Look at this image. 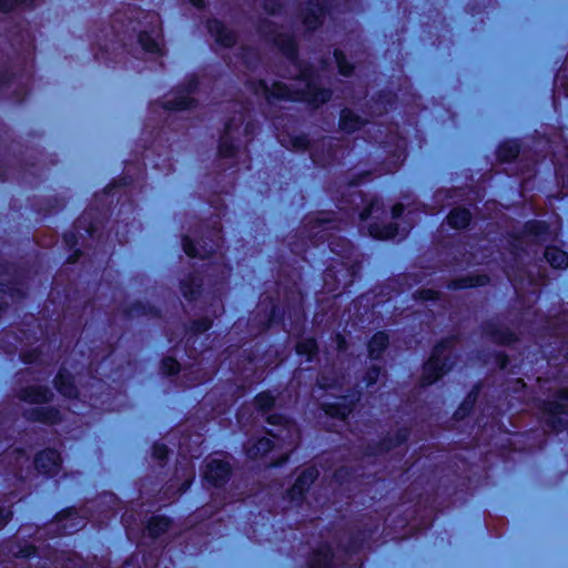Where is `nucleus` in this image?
<instances>
[{"label": "nucleus", "mask_w": 568, "mask_h": 568, "mask_svg": "<svg viewBox=\"0 0 568 568\" xmlns=\"http://www.w3.org/2000/svg\"><path fill=\"white\" fill-rule=\"evenodd\" d=\"M333 480L337 485L351 484L356 478V469L352 466L342 465L338 466L332 475Z\"/></svg>", "instance_id": "obj_53"}, {"label": "nucleus", "mask_w": 568, "mask_h": 568, "mask_svg": "<svg viewBox=\"0 0 568 568\" xmlns=\"http://www.w3.org/2000/svg\"><path fill=\"white\" fill-rule=\"evenodd\" d=\"M242 125L243 119H236L235 115L229 116L224 121L216 145V155L219 159L231 160L237 158L242 148Z\"/></svg>", "instance_id": "obj_12"}, {"label": "nucleus", "mask_w": 568, "mask_h": 568, "mask_svg": "<svg viewBox=\"0 0 568 568\" xmlns=\"http://www.w3.org/2000/svg\"><path fill=\"white\" fill-rule=\"evenodd\" d=\"M201 73H189V77L174 85L178 92L184 93L187 97H192L200 89V75Z\"/></svg>", "instance_id": "obj_52"}, {"label": "nucleus", "mask_w": 568, "mask_h": 568, "mask_svg": "<svg viewBox=\"0 0 568 568\" xmlns=\"http://www.w3.org/2000/svg\"><path fill=\"white\" fill-rule=\"evenodd\" d=\"M414 298L420 302L436 303L442 298V293L434 288L423 287L415 291Z\"/></svg>", "instance_id": "obj_55"}, {"label": "nucleus", "mask_w": 568, "mask_h": 568, "mask_svg": "<svg viewBox=\"0 0 568 568\" xmlns=\"http://www.w3.org/2000/svg\"><path fill=\"white\" fill-rule=\"evenodd\" d=\"M174 525V519L164 514H152L143 524V535L156 540L168 534Z\"/></svg>", "instance_id": "obj_27"}, {"label": "nucleus", "mask_w": 568, "mask_h": 568, "mask_svg": "<svg viewBox=\"0 0 568 568\" xmlns=\"http://www.w3.org/2000/svg\"><path fill=\"white\" fill-rule=\"evenodd\" d=\"M274 75L288 80H298L305 83L304 88H298V101L304 102L312 109H318L328 103L333 98V90L331 88L321 87L320 80L322 75L327 73H273ZM344 78H352L353 75H377L378 73H333ZM387 75V73H382Z\"/></svg>", "instance_id": "obj_7"}, {"label": "nucleus", "mask_w": 568, "mask_h": 568, "mask_svg": "<svg viewBox=\"0 0 568 568\" xmlns=\"http://www.w3.org/2000/svg\"><path fill=\"white\" fill-rule=\"evenodd\" d=\"M535 407L539 422L548 434L560 435L568 432V387L551 392L546 398H538Z\"/></svg>", "instance_id": "obj_5"}, {"label": "nucleus", "mask_w": 568, "mask_h": 568, "mask_svg": "<svg viewBox=\"0 0 568 568\" xmlns=\"http://www.w3.org/2000/svg\"><path fill=\"white\" fill-rule=\"evenodd\" d=\"M379 362H373L368 365L362 376V382L366 388L374 387L379 377L386 375L385 368L378 364Z\"/></svg>", "instance_id": "obj_51"}, {"label": "nucleus", "mask_w": 568, "mask_h": 568, "mask_svg": "<svg viewBox=\"0 0 568 568\" xmlns=\"http://www.w3.org/2000/svg\"><path fill=\"white\" fill-rule=\"evenodd\" d=\"M266 99L268 102L275 101H287V102H297L298 101V88H293L284 82L275 81L272 87L268 88L263 82Z\"/></svg>", "instance_id": "obj_40"}, {"label": "nucleus", "mask_w": 568, "mask_h": 568, "mask_svg": "<svg viewBox=\"0 0 568 568\" xmlns=\"http://www.w3.org/2000/svg\"><path fill=\"white\" fill-rule=\"evenodd\" d=\"M327 3L328 0H318L316 3H310L304 16V23L308 29H316L322 23V17Z\"/></svg>", "instance_id": "obj_44"}, {"label": "nucleus", "mask_w": 568, "mask_h": 568, "mask_svg": "<svg viewBox=\"0 0 568 568\" xmlns=\"http://www.w3.org/2000/svg\"><path fill=\"white\" fill-rule=\"evenodd\" d=\"M145 21H140L139 24L144 28L139 33V43L142 50L151 58H161L165 53L162 33L161 21L156 13H148L144 16Z\"/></svg>", "instance_id": "obj_14"}, {"label": "nucleus", "mask_w": 568, "mask_h": 568, "mask_svg": "<svg viewBox=\"0 0 568 568\" xmlns=\"http://www.w3.org/2000/svg\"><path fill=\"white\" fill-rule=\"evenodd\" d=\"M390 337L389 334L384 331H376L366 343L367 357L371 362H382L384 354L389 348Z\"/></svg>", "instance_id": "obj_32"}, {"label": "nucleus", "mask_w": 568, "mask_h": 568, "mask_svg": "<svg viewBox=\"0 0 568 568\" xmlns=\"http://www.w3.org/2000/svg\"><path fill=\"white\" fill-rule=\"evenodd\" d=\"M288 462V455L282 454L277 457L273 458L267 465L266 468L268 469H278L283 467Z\"/></svg>", "instance_id": "obj_63"}, {"label": "nucleus", "mask_w": 568, "mask_h": 568, "mask_svg": "<svg viewBox=\"0 0 568 568\" xmlns=\"http://www.w3.org/2000/svg\"><path fill=\"white\" fill-rule=\"evenodd\" d=\"M476 465L466 457L455 456L446 467L447 473L439 478V489L449 497L450 503L464 504L479 486L480 478L475 471Z\"/></svg>", "instance_id": "obj_3"}, {"label": "nucleus", "mask_w": 568, "mask_h": 568, "mask_svg": "<svg viewBox=\"0 0 568 568\" xmlns=\"http://www.w3.org/2000/svg\"><path fill=\"white\" fill-rule=\"evenodd\" d=\"M129 163L100 192L88 207L73 220V266L81 257L91 264L101 263L115 246L128 242L136 209L133 189L140 178L129 174Z\"/></svg>", "instance_id": "obj_1"}, {"label": "nucleus", "mask_w": 568, "mask_h": 568, "mask_svg": "<svg viewBox=\"0 0 568 568\" xmlns=\"http://www.w3.org/2000/svg\"><path fill=\"white\" fill-rule=\"evenodd\" d=\"M544 257L554 270L568 268V252L558 245L549 244L545 247Z\"/></svg>", "instance_id": "obj_42"}, {"label": "nucleus", "mask_w": 568, "mask_h": 568, "mask_svg": "<svg viewBox=\"0 0 568 568\" xmlns=\"http://www.w3.org/2000/svg\"><path fill=\"white\" fill-rule=\"evenodd\" d=\"M412 435L408 426H400L394 433H386L378 440L368 443L363 447L365 457H378L390 453L392 450L405 446Z\"/></svg>", "instance_id": "obj_15"}, {"label": "nucleus", "mask_w": 568, "mask_h": 568, "mask_svg": "<svg viewBox=\"0 0 568 568\" xmlns=\"http://www.w3.org/2000/svg\"><path fill=\"white\" fill-rule=\"evenodd\" d=\"M303 293L297 283L293 281L283 287V305L280 296L267 295L258 305L254 322L262 333L268 332L274 326H282L285 323L287 314L301 315L304 318L302 310Z\"/></svg>", "instance_id": "obj_2"}, {"label": "nucleus", "mask_w": 568, "mask_h": 568, "mask_svg": "<svg viewBox=\"0 0 568 568\" xmlns=\"http://www.w3.org/2000/svg\"><path fill=\"white\" fill-rule=\"evenodd\" d=\"M449 500V497L443 494V489H439L438 485L434 495H427L418 501V505L424 504L426 511V516L423 518L422 523L424 530H429L440 514H444L446 509L457 504L450 503Z\"/></svg>", "instance_id": "obj_17"}, {"label": "nucleus", "mask_w": 568, "mask_h": 568, "mask_svg": "<svg viewBox=\"0 0 568 568\" xmlns=\"http://www.w3.org/2000/svg\"><path fill=\"white\" fill-rule=\"evenodd\" d=\"M373 113L383 116L394 111L398 104V95L390 89H381L371 98Z\"/></svg>", "instance_id": "obj_31"}, {"label": "nucleus", "mask_w": 568, "mask_h": 568, "mask_svg": "<svg viewBox=\"0 0 568 568\" xmlns=\"http://www.w3.org/2000/svg\"><path fill=\"white\" fill-rule=\"evenodd\" d=\"M336 554L328 541H322L308 555L306 568H336Z\"/></svg>", "instance_id": "obj_24"}, {"label": "nucleus", "mask_w": 568, "mask_h": 568, "mask_svg": "<svg viewBox=\"0 0 568 568\" xmlns=\"http://www.w3.org/2000/svg\"><path fill=\"white\" fill-rule=\"evenodd\" d=\"M366 124L367 120L351 108L345 106L339 111L338 129L341 132L351 135L362 130Z\"/></svg>", "instance_id": "obj_37"}, {"label": "nucleus", "mask_w": 568, "mask_h": 568, "mask_svg": "<svg viewBox=\"0 0 568 568\" xmlns=\"http://www.w3.org/2000/svg\"><path fill=\"white\" fill-rule=\"evenodd\" d=\"M209 30L222 45L230 47L235 42L233 31L217 20L209 23Z\"/></svg>", "instance_id": "obj_47"}, {"label": "nucleus", "mask_w": 568, "mask_h": 568, "mask_svg": "<svg viewBox=\"0 0 568 568\" xmlns=\"http://www.w3.org/2000/svg\"><path fill=\"white\" fill-rule=\"evenodd\" d=\"M21 397L24 400H29V402H32V403H42V402L48 400L49 395H48V390L47 389L31 388L30 390L23 392Z\"/></svg>", "instance_id": "obj_56"}, {"label": "nucleus", "mask_w": 568, "mask_h": 568, "mask_svg": "<svg viewBox=\"0 0 568 568\" xmlns=\"http://www.w3.org/2000/svg\"><path fill=\"white\" fill-rule=\"evenodd\" d=\"M214 324V320L210 316H201L199 318H194L189 321L184 325V332L186 336V345L193 339V343L196 342L197 337L202 334L207 333Z\"/></svg>", "instance_id": "obj_41"}, {"label": "nucleus", "mask_w": 568, "mask_h": 568, "mask_svg": "<svg viewBox=\"0 0 568 568\" xmlns=\"http://www.w3.org/2000/svg\"><path fill=\"white\" fill-rule=\"evenodd\" d=\"M224 244V232L221 216L201 226V233L197 240L187 234L181 236V245L184 254L190 258L209 260Z\"/></svg>", "instance_id": "obj_6"}, {"label": "nucleus", "mask_w": 568, "mask_h": 568, "mask_svg": "<svg viewBox=\"0 0 568 568\" xmlns=\"http://www.w3.org/2000/svg\"><path fill=\"white\" fill-rule=\"evenodd\" d=\"M73 406H75L77 402L80 400V397L83 396L87 398V402L90 407L98 408L100 405L103 406L105 400L101 399L100 396L91 392V389L83 390L80 388L75 381V375L73 374Z\"/></svg>", "instance_id": "obj_49"}, {"label": "nucleus", "mask_w": 568, "mask_h": 568, "mask_svg": "<svg viewBox=\"0 0 568 568\" xmlns=\"http://www.w3.org/2000/svg\"><path fill=\"white\" fill-rule=\"evenodd\" d=\"M327 247L339 258H347L352 254L354 245L352 241L345 236L332 234Z\"/></svg>", "instance_id": "obj_45"}, {"label": "nucleus", "mask_w": 568, "mask_h": 568, "mask_svg": "<svg viewBox=\"0 0 568 568\" xmlns=\"http://www.w3.org/2000/svg\"><path fill=\"white\" fill-rule=\"evenodd\" d=\"M288 250L292 254L300 256L303 261H306V253L308 250V240L305 232H295L290 236L287 243Z\"/></svg>", "instance_id": "obj_48"}, {"label": "nucleus", "mask_w": 568, "mask_h": 568, "mask_svg": "<svg viewBox=\"0 0 568 568\" xmlns=\"http://www.w3.org/2000/svg\"><path fill=\"white\" fill-rule=\"evenodd\" d=\"M334 341L338 352H345L347 349L348 343L346 337L342 333H336Z\"/></svg>", "instance_id": "obj_64"}, {"label": "nucleus", "mask_w": 568, "mask_h": 568, "mask_svg": "<svg viewBox=\"0 0 568 568\" xmlns=\"http://www.w3.org/2000/svg\"><path fill=\"white\" fill-rule=\"evenodd\" d=\"M494 364L498 367L500 371H505L508 368L510 364V357L507 353L503 351H496L493 353Z\"/></svg>", "instance_id": "obj_60"}, {"label": "nucleus", "mask_w": 568, "mask_h": 568, "mask_svg": "<svg viewBox=\"0 0 568 568\" xmlns=\"http://www.w3.org/2000/svg\"><path fill=\"white\" fill-rule=\"evenodd\" d=\"M217 456L209 455L201 466V481L203 487L211 489H223L234 475V467L229 460V454L215 453Z\"/></svg>", "instance_id": "obj_8"}, {"label": "nucleus", "mask_w": 568, "mask_h": 568, "mask_svg": "<svg viewBox=\"0 0 568 568\" xmlns=\"http://www.w3.org/2000/svg\"><path fill=\"white\" fill-rule=\"evenodd\" d=\"M338 231L339 221L334 211H320L315 214H307L304 216V232L308 245L320 246L323 244L328 245V240L332 233L328 231Z\"/></svg>", "instance_id": "obj_10"}, {"label": "nucleus", "mask_w": 568, "mask_h": 568, "mask_svg": "<svg viewBox=\"0 0 568 568\" xmlns=\"http://www.w3.org/2000/svg\"><path fill=\"white\" fill-rule=\"evenodd\" d=\"M204 284L202 272L200 270H193L180 280L179 288L183 298L189 304H193L202 297Z\"/></svg>", "instance_id": "obj_22"}, {"label": "nucleus", "mask_w": 568, "mask_h": 568, "mask_svg": "<svg viewBox=\"0 0 568 568\" xmlns=\"http://www.w3.org/2000/svg\"><path fill=\"white\" fill-rule=\"evenodd\" d=\"M372 530L367 528L356 527L349 528L345 538L337 542V549L346 557L352 558L358 555L372 537Z\"/></svg>", "instance_id": "obj_20"}, {"label": "nucleus", "mask_w": 568, "mask_h": 568, "mask_svg": "<svg viewBox=\"0 0 568 568\" xmlns=\"http://www.w3.org/2000/svg\"><path fill=\"white\" fill-rule=\"evenodd\" d=\"M523 142L519 138H507L496 148V159L499 163L515 162L521 152Z\"/></svg>", "instance_id": "obj_38"}, {"label": "nucleus", "mask_w": 568, "mask_h": 568, "mask_svg": "<svg viewBox=\"0 0 568 568\" xmlns=\"http://www.w3.org/2000/svg\"><path fill=\"white\" fill-rule=\"evenodd\" d=\"M412 225L400 227L398 222L390 221L387 223L372 222L367 225V234L375 241H392L399 236L406 239L412 230Z\"/></svg>", "instance_id": "obj_21"}, {"label": "nucleus", "mask_w": 568, "mask_h": 568, "mask_svg": "<svg viewBox=\"0 0 568 568\" xmlns=\"http://www.w3.org/2000/svg\"><path fill=\"white\" fill-rule=\"evenodd\" d=\"M275 448V442L266 436H251L242 445L247 460L256 462L266 457Z\"/></svg>", "instance_id": "obj_23"}, {"label": "nucleus", "mask_w": 568, "mask_h": 568, "mask_svg": "<svg viewBox=\"0 0 568 568\" xmlns=\"http://www.w3.org/2000/svg\"><path fill=\"white\" fill-rule=\"evenodd\" d=\"M483 388V382H476L470 390L465 395L463 400L459 403L457 408L453 413V419L456 422H462L468 418L475 409L478 396Z\"/></svg>", "instance_id": "obj_33"}, {"label": "nucleus", "mask_w": 568, "mask_h": 568, "mask_svg": "<svg viewBox=\"0 0 568 568\" xmlns=\"http://www.w3.org/2000/svg\"><path fill=\"white\" fill-rule=\"evenodd\" d=\"M170 448L166 444L154 442L151 447V456L161 467L165 466L170 458Z\"/></svg>", "instance_id": "obj_54"}, {"label": "nucleus", "mask_w": 568, "mask_h": 568, "mask_svg": "<svg viewBox=\"0 0 568 568\" xmlns=\"http://www.w3.org/2000/svg\"><path fill=\"white\" fill-rule=\"evenodd\" d=\"M458 336L450 334L443 336L432 346L429 356L422 365V374L418 385L423 388L430 387L442 381L456 366L458 356L454 352Z\"/></svg>", "instance_id": "obj_4"}, {"label": "nucleus", "mask_w": 568, "mask_h": 568, "mask_svg": "<svg viewBox=\"0 0 568 568\" xmlns=\"http://www.w3.org/2000/svg\"><path fill=\"white\" fill-rule=\"evenodd\" d=\"M551 236V227L547 221L530 219L523 224L520 232L511 233L510 246L514 251L519 250L518 242L523 239H530L535 242H546Z\"/></svg>", "instance_id": "obj_18"}, {"label": "nucleus", "mask_w": 568, "mask_h": 568, "mask_svg": "<svg viewBox=\"0 0 568 568\" xmlns=\"http://www.w3.org/2000/svg\"><path fill=\"white\" fill-rule=\"evenodd\" d=\"M265 416V422L271 426L285 427L290 423V418L283 413H267Z\"/></svg>", "instance_id": "obj_57"}, {"label": "nucleus", "mask_w": 568, "mask_h": 568, "mask_svg": "<svg viewBox=\"0 0 568 568\" xmlns=\"http://www.w3.org/2000/svg\"><path fill=\"white\" fill-rule=\"evenodd\" d=\"M275 41H276V44L278 45V48L283 51V53L285 55H287L288 58H294L295 51H296V44H295V41L293 38L287 37L285 39H282L280 37Z\"/></svg>", "instance_id": "obj_58"}, {"label": "nucleus", "mask_w": 568, "mask_h": 568, "mask_svg": "<svg viewBox=\"0 0 568 568\" xmlns=\"http://www.w3.org/2000/svg\"><path fill=\"white\" fill-rule=\"evenodd\" d=\"M310 158L315 165L326 168L336 160L337 145L332 139L326 138L314 141Z\"/></svg>", "instance_id": "obj_25"}, {"label": "nucleus", "mask_w": 568, "mask_h": 568, "mask_svg": "<svg viewBox=\"0 0 568 568\" xmlns=\"http://www.w3.org/2000/svg\"><path fill=\"white\" fill-rule=\"evenodd\" d=\"M320 478V470L316 465H308L301 469L293 484L285 489L283 499L296 508L304 506L312 486Z\"/></svg>", "instance_id": "obj_13"}, {"label": "nucleus", "mask_w": 568, "mask_h": 568, "mask_svg": "<svg viewBox=\"0 0 568 568\" xmlns=\"http://www.w3.org/2000/svg\"><path fill=\"white\" fill-rule=\"evenodd\" d=\"M182 369L181 363L171 355H164L159 362V372L163 377H176Z\"/></svg>", "instance_id": "obj_50"}, {"label": "nucleus", "mask_w": 568, "mask_h": 568, "mask_svg": "<svg viewBox=\"0 0 568 568\" xmlns=\"http://www.w3.org/2000/svg\"><path fill=\"white\" fill-rule=\"evenodd\" d=\"M536 165H537V160L527 161V160L520 159L519 162L517 163V173L516 174L517 175L530 174V173L535 172Z\"/></svg>", "instance_id": "obj_61"}, {"label": "nucleus", "mask_w": 568, "mask_h": 568, "mask_svg": "<svg viewBox=\"0 0 568 568\" xmlns=\"http://www.w3.org/2000/svg\"><path fill=\"white\" fill-rule=\"evenodd\" d=\"M406 211V206L402 202H396L390 206V217L397 222L398 220L403 219L404 213Z\"/></svg>", "instance_id": "obj_62"}, {"label": "nucleus", "mask_w": 568, "mask_h": 568, "mask_svg": "<svg viewBox=\"0 0 568 568\" xmlns=\"http://www.w3.org/2000/svg\"><path fill=\"white\" fill-rule=\"evenodd\" d=\"M34 465L39 473L48 476H54L60 470V454L54 449L43 450L36 457Z\"/></svg>", "instance_id": "obj_36"}, {"label": "nucleus", "mask_w": 568, "mask_h": 568, "mask_svg": "<svg viewBox=\"0 0 568 568\" xmlns=\"http://www.w3.org/2000/svg\"><path fill=\"white\" fill-rule=\"evenodd\" d=\"M123 318L132 321L138 317L162 318V310L150 302L135 300L122 307Z\"/></svg>", "instance_id": "obj_26"}, {"label": "nucleus", "mask_w": 568, "mask_h": 568, "mask_svg": "<svg viewBox=\"0 0 568 568\" xmlns=\"http://www.w3.org/2000/svg\"><path fill=\"white\" fill-rule=\"evenodd\" d=\"M171 99L159 101L160 106L169 112L191 111L199 108L200 102L194 97L178 92L173 87L170 90Z\"/></svg>", "instance_id": "obj_30"}, {"label": "nucleus", "mask_w": 568, "mask_h": 568, "mask_svg": "<svg viewBox=\"0 0 568 568\" xmlns=\"http://www.w3.org/2000/svg\"><path fill=\"white\" fill-rule=\"evenodd\" d=\"M278 141L281 145L293 152H310L312 151L314 141L307 133L293 134L288 131H282Z\"/></svg>", "instance_id": "obj_34"}, {"label": "nucleus", "mask_w": 568, "mask_h": 568, "mask_svg": "<svg viewBox=\"0 0 568 568\" xmlns=\"http://www.w3.org/2000/svg\"><path fill=\"white\" fill-rule=\"evenodd\" d=\"M407 140L399 133H389L381 143L384 158L381 161V170L385 174L396 173L407 159Z\"/></svg>", "instance_id": "obj_11"}, {"label": "nucleus", "mask_w": 568, "mask_h": 568, "mask_svg": "<svg viewBox=\"0 0 568 568\" xmlns=\"http://www.w3.org/2000/svg\"><path fill=\"white\" fill-rule=\"evenodd\" d=\"M304 323L295 335V353L298 357L303 358L307 363H312L320 353V345L314 336H304Z\"/></svg>", "instance_id": "obj_29"}, {"label": "nucleus", "mask_w": 568, "mask_h": 568, "mask_svg": "<svg viewBox=\"0 0 568 568\" xmlns=\"http://www.w3.org/2000/svg\"><path fill=\"white\" fill-rule=\"evenodd\" d=\"M473 213L468 207L465 206H454L447 213L445 221L446 224L456 231H465L469 230L473 224Z\"/></svg>", "instance_id": "obj_39"}, {"label": "nucleus", "mask_w": 568, "mask_h": 568, "mask_svg": "<svg viewBox=\"0 0 568 568\" xmlns=\"http://www.w3.org/2000/svg\"><path fill=\"white\" fill-rule=\"evenodd\" d=\"M254 409L262 416L272 412L276 405V395L270 389L258 392L252 399Z\"/></svg>", "instance_id": "obj_43"}, {"label": "nucleus", "mask_w": 568, "mask_h": 568, "mask_svg": "<svg viewBox=\"0 0 568 568\" xmlns=\"http://www.w3.org/2000/svg\"><path fill=\"white\" fill-rule=\"evenodd\" d=\"M480 332L485 338L498 346H513L519 342V336L515 331L494 320L481 322Z\"/></svg>", "instance_id": "obj_19"}, {"label": "nucleus", "mask_w": 568, "mask_h": 568, "mask_svg": "<svg viewBox=\"0 0 568 568\" xmlns=\"http://www.w3.org/2000/svg\"><path fill=\"white\" fill-rule=\"evenodd\" d=\"M339 202L357 214L359 222H367L374 217V214H384L385 204L382 196L368 193L362 190L343 192Z\"/></svg>", "instance_id": "obj_9"}, {"label": "nucleus", "mask_w": 568, "mask_h": 568, "mask_svg": "<svg viewBox=\"0 0 568 568\" xmlns=\"http://www.w3.org/2000/svg\"><path fill=\"white\" fill-rule=\"evenodd\" d=\"M372 179H373V172L372 171H361L358 173L353 174L349 178V180L347 182V185L349 187H357V186L362 185L365 182L372 181Z\"/></svg>", "instance_id": "obj_59"}, {"label": "nucleus", "mask_w": 568, "mask_h": 568, "mask_svg": "<svg viewBox=\"0 0 568 568\" xmlns=\"http://www.w3.org/2000/svg\"><path fill=\"white\" fill-rule=\"evenodd\" d=\"M346 270L345 263L341 260H332L322 273L323 287L327 293L337 296L341 293V274Z\"/></svg>", "instance_id": "obj_28"}, {"label": "nucleus", "mask_w": 568, "mask_h": 568, "mask_svg": "<svg viewBox=\"0 0 568 568\" xmlns=\"http://www.w3.org/2000/svg\"><path fill=\"white\" fill-rule=\"evenodd\" d=\"M490 277L486 273H469L450 280L446 287L450 291H460L487 286Z\"/></svg>", "instance_id": "obj_35"}, {"label": "nucleus", "mask_w": 568, "mask_h": 568, "mask_svg": "<svg viewBox=\"0 0 568 568\" xmlns=\"http://www.w3.org/2000/svg\"><path fill=\"white\" fill-rule=\"evenodd\" d=\"M337 398L339 402L322 403L320 408L325 416L341 422H346L357 407L361 399V393L351 390L349 394L339 395Z\"/></svg>", "instance_id": "obj_16"}, {"label": "nucleus", "mask_w": 568, "mask_h": 568, "mask_svg": "<svg viewBox=\"0 0 568 568\" xmlns=\"http://www.w3.org/2000/svg\"><path fill=\"white\" fill-rule=\"evenodd\" d=\"M552 74V88L551 99L552 104L556 108L560 99H568V73H551Z\"/></svg>", "instance_id": "obj_46"}]
</instances>
